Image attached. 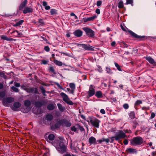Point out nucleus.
I'll list each match as a JSON object with an SVG mask.
<instances>
[{
	"instance_id": "obj_1",
	"label": "nucleus",
	"mask_w": 156,
	"mask_h": 156,
	"mask_svg": "<svg viewBox=\"0 0 156 156\" xmlns=\"http://www.w3.org/2000/svg\"><path fill=\"white\" fill-rule=\"evenodd\" d=\"M63 141V139L61 138L58 141L57 143L53 144V145L55 147L56 150L61 154L65 152L66 150V147Z\"/></svg>"
},
{
	"instance_id": "obj_2",
	"label": "nucleus",
	"mask_w": 156,
	"mask_h": 156,
	"mask_svg": "<svg viewBox=\"0 0 156 156\" xmlns=\"http://www.w3.org/2000/svg\"><path fill=\"white\" fill-rule=\"evenodd\" d=\"M143 138L140 136L133 137L131 140V144L133 146H137L140 145L143 143Z\"/></svg>"
},
{
	"instance_id": "obj_3",
	"label": "nucleus",
	"mask_w": 156,
	"mask_h": 156,
	"mask_svg": "<svg viewBox=\"0 0 156 156\" xmlns=\"http://www.w3.org/2000/svg\"><path fill=\"white\" fill-rule=\"evenodd\" d=\"M126 137L125 133L123 132L122 130H120L115 134V136L113 137L116 140H118L121 139L125 138Z\"/></svg>"
},
{
	"instance_id": "obj_4",
	"label": "nucleus",
	"mask_w": 156,
	"mask_h": 156,
	"mask_svg": "<svg viewBox=\"0 0 156 156\" xmlns=\"http://www.w3.org/2000/svg\"><path fill=\"white\" fill-rule=\"evenodd\" d=\"M60 95L62 98L63 101L66 103L70 105H73V102L71 101L68 95L63 92L60 93Z\"/></svg>"
},
{
	"instance_id": "obj_5",
	"label": "nucleus",
	"mask_w": 156,
	"mask_h": 156,
	"mask_svg": "<svg viewBox=\"0 0 156 156\" xmlns=\"http://www.w3.org/2000/svg\"><path fill=\"white\" fill-rule=\"evenodd\" d=\"M14 101V99L13 98L9 97L4 98L2 100V103L4 106L8 107L9 106V103L13 102Z\"/></svg>"
},
{
	"instance_id": "obj_6",
	"label": "nucleus",
	"mask_w": 156,
	"mask_h": 156,
	"mask_svg": "<svg viewBox=\"0 0 156 156\" xmlns=\"http://www.w3.org/2000/svg\"><path fill=\"white\" fill-rule=\"evenodd\" d=\"M87 93V97L88 98L94 95L95 93V87L93 85H90Z\"/></svg>"
},
{
	"instance_id": "obj_7",
	"label": "nucleus",
	"mask_w": 156,
	"mask_h": 156,
	"mask_svg": "<svg viewBox=\"0 0 156 156\" xmlns=\"http://www.w3.org/2000/svg\"><path fill=\"white\" fill-rule=\"evenodd\" d=\"M100 121L96 119H90L89 123L92 125L96 128H98L99 125Z\"/></svg>"
},
{
	"instance_id": "obj_8",
	"label": "nucleus",
	"mask_w": 156,
	"mask_h": 156,
	"mask_svg": "<svg viewBox=\"0 0 156 156\" xmlns=\"http://www.w3.org/2000/svg\"><path fill=\"white\" fill-rule=\"evenodd\" d=\"M83 29L86 33L87 35L89 37H93L94 35V33L92 30L87 27L83 28Z\"/></svg>"
},
{
	"instance_id": "obj_9",
	"label": "nucleus",
	"mask_w": 156,
	"mask_h": 156,
	"mask_svg": "<svg viewBox=\"0 0 156 156\" xmlns=\"http://www.w3.org/2000/svg\"><path fill=\"white\" fill-rule=\"evenodd\" d=\"M21 106V104L18 102L14 103L13 105H11L10 107L12 110L14 111H18L20 110Z\"/></svg>"
},
{
	"instance_id": "obj_10",
	"label": "nucleus",
	"mask_w": 156,
	"mask_h": 156,
	"mask_svg": "<svg viewBox=\"0 0 156 156\" xmlns=\"http://www.w3.org/2000/svg\"><path fill=\"white\" fill-rule=\"evenodd\" d=\"M77 46L78 47H81L83 48L85 50L93 51L94 49L89 45L83 44H77Z\"/></svg>"
},
{
	"instance_id": "obj_11",
	"label": "nucleus",
	"mask_w": 156,
	"mask_h": 156,
	"mask_svg": "<svg viewBox=\"0 0 156 156\" xmlns=\"http://www.w3.org/2000/svg\"><path fill=\"white\" fill-rule=\"evenodd\" d=\"M60 122L62 126H65L67 127H69L71 125V123L66 119H60Z\"/></svg>"
},
{
	"instance_id": "obj_12",
	"label": "nucleus",
	"mask_w": 156,
	"mask_h": 156,
	"mask_svg": "<svg viewBox=\"0 0 156 156\" xmlns=\"http://www.w3.org/2000/svg\"><path fill=\"white\" fill-rule=\"evenodd\" d=\"M151 64L153 65V66H156V62L154 59L150 56L146 57L144 58Z\"/></svg>"
},
{
	"instance_id": "obj_13",
	"label": "nucleus",
	"mask_w": 156,
	"mask_h": 156,
	"mask_svg": "<svg viewBox=\"0 0 156 156\" xmlns=\"http://www.w3.org/2000/svg\"><path fill=\"white\" fill-rule=\"evenodd\" d=\"M25 91L29 93H31L33 92L36 93V92H37V90L36 88L32 87H27Z\"/></svg>"
},
{
	"instance_id": "obj_14",
	"label": "nucleus",
	"mask_w": 156,
	"mask_h": 156,
	"mask_svg": "<svg viewBox=\"0 0 156 156\" xmlns=\"http://www.w3.org/2000/svg\"><path fill=\"white\" fill-rule=\"evenodd\" d=\"M126 151L130 154H134L136 153L137 151L136 149L132 148H129L126 149Z\"/></svg>"
},
{
	"instance_id": "obj_15",
	"label": "nucleus",
	"mask_w": 156,
	"mask_h": 156,
	"mask_svg": "<svg viewBox=\"0 0 156 156\" xmlns=\"http://www.w3.org/2000/svg\"><path fill=\"white\" fill-rule=\"evenodd\" d=\"M45 104L44 101H37L35 103V105L36 107L40 108L41 107Z\"/></svg>"
},
{
	"instance_id": "obj_16",
	"label": "nucleus",
	"mask_w": 156,
	"mask_h": 156,
	"mask_svg": "<svg viewBox=\"0 0 156 156\" xmlns=\"http://www.w3.org/2000/svg\"><path fill=\"white\" fill-rule=\"evenodd\" d=\"M82 31L80 30H76L73 32L74 34L77 37H80L82 35Z\"/></svg>"
},
{
	"instance_id": "obj_17",
	"label": "nucleus",
	"mask_w": 156,
	"mask_h": 156,
	"mask_svg": "<svg viewBox=\"0 0 156 156\" xmlns=\"http://www.w3.org/2000/svg\"><path fill=\"white\" fill-rule=\"evenodd\" d=\"M33 11V9L31 8L26 7L23 10V13L24 14L29 13Z\"/></svg>"
},
{
	"instance_id": "obj_18",
	"label": "nucleus",
	"mask_w": 156,
	"mask_h": 156,
	"mask_svg": "<svg viewBox=\"0 0 156 156\" xmlns=\"http://www.w3.org/2000/svg\"><path fill=\"white\" fill-rule=\"evenodd\" d=\"M88 141L90 145H91L92 144H96V139L94 137L91 136L89 138Z\"/></svg>"
},
{
	"instance_id": "obj_19",
	"label": "nucleus",
	"mask_w": 156,
	"mask_h": 156,
	"mask_svg": "<svg viewBox=\"0 0 156 156\" xmlns=\"http://www.w3.org/2000/svg\"><path fill=\"white\" fill-rule=\"evenodd\" d=\"M53 118V116L51 114H49L47 115L44 119V120H47L48 121H50Z\"/></svg>"
},
{
	"instance_id": "obj_20",
	"label": "nucleus",
	"mask_w": 156,
	"mask_h": 156,
	"mask_svg": "<svg viewBox=\"0 0 156 156\" xmlns=\"http://www.w3.org/2000/svg\"><path fill=\"white\" fill-rule=\"evenodd\" d=\"M1 38L3 40L8 41H12L13 39L11 38L8 37L7 36L4 35H2L0 36Z\"/></svg>"
},
{
	"instance_id": "obj_21",
	"label": "nucleus",
	"mask_w": 156,
	"mask_h": 156,
	"mask_svg": "<svg viewBox=\"0 0 156 156\" xmlns=\"http://www.w3.org/2000/svg\"><path fill=\"white\" fill-rule=\"evenodd\" d=\"M128 32L133 37L137 38H139L140 37L136 34L133 32L131 30H129Z\"/></svg>"
},
{
	"instance_id": "obj_22",
	"label": "nucleus",
	"mask_w": 156,
	"mask_h": 156,
	"mask_svg": "<svg viewBox=\"0 0 156 156\" xmlns=\"http://www.w3.org/2000/svg\"><path fill=\"white\" fill-rule=\"evenodd\" d=\"M56 105L55 104H49L47 106V108L48 109L50 110H53L55 108L56 106Z\"/></svg>"
},
{
	"instance_id": "obj_23",
	"label": "nucleus",
	"mask_w": 156,
	"mask_h": 156,
	"mask_svg": "<svg viewBox=\"0 0 156 156\" xmlns=\"http://www.w3.org/2000/svg\"><path fill=\"white\" fill-rule=\"evenodd\" d=\"M27 0H25L24 1L22 2L21 5H20L19 7V9L20 10L22 9L25 6V5L27 4Z\"/></svg>"
},
{
	"instance_id": "obj_24",
	"label": "nucleus",
	"mask_w": 156,
	"mask_h": 156,
	"mask_svg": "<svg viewBox=\"0 0 156 156\" xmlns=\"http://www.w3.org/2000/svg\"><path fill=\"white\" fill-rule=\"evenodd\" d=\"M95 94V96L98 98H101L103 97L102 93L101 91H97Z\"/></svg>"
},
{
	"instance_id": "obj_25",
	"label": "nucleus",
	"mask_w": 156,
	"mask_h": 156,
	"mask_svg": "<svg viewBox=\"0 0 156 156\" xmlns=\"http://www.w3.org/2000/svg\"><path fill=\"white\" fill-rule=\"evenodd\" d=\"M55 136L54 134H50L48 137V140L50 141H52L55 138Z\"/></svg>"
},
{
	"instance_id": "obj_26",
	"label": "nucleus",
	"mask_w": 156,
	"mask_h": 156,
	"mask_svg": "<svg viewBox=\"0 0 156 156\" xmlns=\"http://www.w3.org/2000/svg\"><path fill=\"white\" fill-rule=\"evenodd\" d=\"M122 0H120L119 1L118 4V8L120 9L123 8L124 7L123 2Z\"/></svg>"
},
{
	"instance_id": "obj_27",
	"label": "nucleus",
	"mask_w": 156,
	"mask_h": 156,
	"mask_svg": "<svg viewBox=\"0 0 156 156\" xmlns=\"http://www.w3.org/2000/svg\"><path fill=\"white\" fill-rule=\"evenodd\" d=\"M42 4L43 6L45 7V9L46 10H49L50 9V7L49 5H47V2L44 1H43L42 2Z\"/></svg>"
},
{
	"instance_id": "obj_28",
	"label": "nucleus",
	"mask_w": 156,
	"mask_h": 156,
	"mask_svg": "<svg viewBox=\"0 0 156 156\" xmlns=\"http://www.w3.org/2000/svg\"><path fill=\"white\" fill-rule=\"evenodd\" d=\"M105 71H106L107 73L110 75L112 74L113 73L112 70H111L110 68L108 67H106Z\"/></svg>"
},
{
	"instance_id": "obj_29",
	"label": "nucleus",
	"mask_w": 156,
	"mask_h": 156,
	"mask_svg": "<svg viewBox=\"0 0 156 156\" xmlns=\"http://www.w3.org/2000/svg\"><path fill=\"white\" fill-rule=\"evenodd\" d=\"M59 110L61 112H63L65 110V108L63 107L61 104L58 103L57 104Z\"/></svg>"
},
{
	"instance_id": "obj_30",
	"label": "nucleus",
	"mask_w": 156,
	"mask_h": 156,
	"mask_svg": "<svg viewBox=\"0 0 156 156\" xmlns=\"http://www.w3.org/2000/svg\"><path fill=\"white\" fill-rule=\"evenodd\" d=\"M60 88L66 92H69L70 93L73 94V90H71L70 88H67L66 89H65L63 88L62 87H60Z\"/></svg>"
},
{
	"instance_id": "obj_31",
	"label": "nucleus",
	"mask_w": 156,
	"mask_h": 156,
	"mask_svg": "<svg viewBox=\"0 0 156 156\" xmlns=\"http://www.w3.org/2000/svg\"><path fill=\"white\" fill-rule=\"evenodd\" d=\"M96 16H94L90 17L87 18L84 21L85 22H86L88 21H91L94 20L96 18Z\"/></svg>"
},
{
	"instance_id": "obj_32",
	"label": "nucleus",
	"mask_w": 156,
	"mask_h": 156,
	"mask_svg": "<svg viewBox=\"0 0 156 156\" xmlns=\"http://www.w3.org/2000/svg\"><path fill=\"white\" fill-rule=\"evenodd\" d=\"M69 87L71 89V90H73V93H74V91L75 89V84L74 83H70L69 84Z\"/></svg>"
},
{
	"instance_id": "obj_33",
	"label": "nucleus",
	"mask_w": 156,
	"mask_h": 156,
	"mask_svg": "<svg viewBox=\"0 0 156 156\" xmlns=\"http://www.w3.org/2000/svg\"><path fill=\"white\" fill-rule=\"evenodd\" d=\"M24 104L25 106L28 107L31 105V102L29 100H26L24 101Z\"/></svg>"
},
{
	"instance_id": "obj_34",
	"label": "nucleus",
	"mask_w": 156,
	"mask_h": 156,
	"mask_svg": "<svg viewBox=\"0 0 156 156\" xmlns=\"http://www.w3.org/2000/svg\"><path fill=\"white\" fill-rule=\"evenodd\" d=\"M24 22L23 20H20L19 21L17 22L13 26L14 27H17L20 26L21 25L23 22Z\"/></svg>"
},
{
	"instance_id": "obj_35",
	"label": "nucleus",
	"mask_w": 156,
	"mask_h": 156,
	"mask_svg": "<svg viewBox=\"0 0 156 156\" xmlns=\"http://www.w3.org/2000/svg\"><path fill=\"white\" fill-rule=\"evenodd\" d=\"M54 62L57 65L59 66H61L62 65V62L57 60H55L54 61Z\"/></svg>"
},
{
	"instance_id": "obj_36",
	"label": "nucleus",
	"mask_w": 156,
	"mask_h": 156,
	"mask_svg": "<svg viewBox=\"0 0 156 156\" xmlns=\"http://www.w3.org/2000/svg\"><path fill=\"white\" fill-rule=\"evenodd\" d=\"M50 13L51 15H54L57 14V10L54 9H51Z\"/></svg>"
},
{
	"instance_id": "obj_37",
	"label": "nucleus",
	"mask_w": 156,
	"mask_h": 156,
	"mask_svg": "<svg viewBox=\"0 0 156 156\" xmlns=\"http://www.w3.org/2000/svg\"><path fill=\"white\" fill-rule=\"evenodd\" d=\"M115 67L117 68V69L120 71H122V70L120 68V66L117 63H115Z\"/></svg>"
},
{
	"instance_id": "obj_38",
	"label": "nucleus",
	"mask_w": 156,
	"mask_h": 156,
	"mask_svg": "<svg viewBox=\"0 0 156 156\" xmlns=\"http://www.w3.org/2000/svg\"><path fill=\"white\" fill-rule=\"evenodd\" d=\"M62 124L60 122V120H58V122L56 123L55 125V127L56 128H58L60 127L61 126H62Z\"/></svg>"
},
{
	"instance_id": "obj_39",
	"label": "nucleus",
	"mask_w": 156,
	"mask_h": 156,
	"mask_svg": "<svg viewBox=\"0 0 156 156\" xmlns=\"http://www.w3.org/2000/svg\"><path fill=\"white\" fill-rule=\"evenodd\" d=\"M126 2L125 4L128 5V4H131L132 5H133V0H126Z\"/></svg>"
},
{
	"instance_id": "obj_40",
	"label": "nucleus",
	"mask_w": 156,
	"mask_h": 156,
	"mask_svg": "<svg viewBox=\"0 0 156 156\" xmlns=\"http://www.w3.org/2000/svg\"><path fill=\"white\" fill-rule=\"evenodd\" d=\"M129 116L131 119H133L135 117V113L133 112H131L129 114Z\"/></svg>"
},
{
	"instance_id": "obj_41",
	"label": "nucleus",
	"mask_w": 156,
	"mask_h": 156,
	"mask_svg": "<svg viewBox=\"0 0 156 156\" xmlns=\"http://www.w3.org/2000/svg\"><path fill=\"white\" fill-rule=\"evenodd\" d=\"M41 90L42 91V94L44 96H46V95L45 94V90L44 88L43 87H42L41 88Z\"/></svg>"
},
{
	"instance_id": "obj_42",
	"label": "nucleus",
	"mask_w": 156,
	"mask_h": 156,
	"mask_svg": "<svg viewBox=\"0 0 156 156\" xmlns=\"http://www.w3.org/2000/svg\"><path fill=\"white\" fill-rule=\"evenodd\" d=\"M97 70L100 73H102L103 70L101 66L99 65L97 66Z\"/></svg>"
},
{
	"instance_id": "obj_43",
	"label": "nucleus",
	"mask_w": 156,
	"mask_h": 156,
	"mask_svg": "<svg viewBox=\"0 0 156 156\" xmlns=\"http://www.w3.org/2000/svg\"><path fill=\"white\" fill-rule=\"evenodd\" d=\"M142 103V101L141 100H137L135 103V106H137L139 105L140 104H141Z\"/></svg>"
},
{
	"instance_id": "obj_44",
	"label": "nucleus",
	"mask_w": 156,
	"mask_h": 156,
	"mask_svg": "<svg viewBox=\"0 0 156 156\" xmlns=\"http://www.w3.org/2000/svg\"><path fill=\"white\" fill-rule=\"evenodd\" d=\"M49 70L52 73L54 74H56V73L55 72L54 69L53 68V67L52 66H50L49 69Z\"/></svg>"
},
{
	"instance_id": "obj_45",
	"label": "nucleus",
	"mask_w": 156,
	"mask_h": 156,
	"mask_svg": "<svg viewBox=\"0 0 156 156\" xmlns=\"http://www.w3.org/2000/svg\"><path fill=\"white\" fill-rule=\"evenodd\" d=\"M11 89L14 91L16 92H18L19 91L18 89L14 86H12L11 87Z\"/></svg>"
},
{
	"instance_id": "obj_46",
	"label": "nucleus",
	"mask_w": 156,
	"mask_h": 156,
	"mask_svg": "<svg viewBox=\"0 0 156 156\" xmlns=\"http://www.w3.org/2000/svg\"><path fill=\"white\" fill-rule=\"evenodd\" d=\"M41 64H44V65H46L47 64L48 62V60H42L41 61Z\"/></svg>"
},
{
	"instance_id": "obj_47",
	"label": "nucleus",
	"mask_w": 156,
	"mask_h": 156,
	"mask_svg": "<svg viewBox=\"0 0 156 156\" xmlns=\"http://www.w3.org/2000/svg\"><path fill=\"white\" fill-rule=\"evenodd\" d=\"M73 143H72V140H71V143L70 144V147L71 148V149H75V146H74L73 145Z\"/></svg>"
},
{
	"instance_id": "obj_48",
	"label": "nucleus",
	"mask_w": 156,
	"mask_h": 156,
	"mask_svg": "<svg viewBox=\"0 0 156 156\" xmlns=\"http://www.w3.org/2000/svg\"><path fill=\"white\" fill-rule=\"evenodd\" d=\"M102 3V1L99 0V1H98L97 2L96 5L98 6H99L101 5Z\"/></svg>"
},
{
	"instance_id": "obj_49",
	"label": "nucleus",
	"mask_w": 156,
	"mask_h": 156,
	"mask_svg": "<svg viewBox=\"0 0 156 156\" xmlns=\"http://www.w3.org/2000/svg\"><path fill=\"white\" fill-rule=\"evenodd\" d=\"M5 94L3 92H0V97L1 98H3L5 96Z\"/></svg>"
},
{
	"instance_id": "obj_50",
	"label": "nucleus",
	"mask_w": 156,
	"mask_h": 156,
	"mask_svg": "<svg viewBox=\"0 0 156 156\" xmlns=\"http://www.w3.org/2000/svg\"><path fill=\"white\" fill-rule=\"evenodd\" d=\"M103 142H105L107 143H108L109 142V140L108 138L105 139L104 138H102Z\"/></svg>"
},
{
	"instance_id": "obj_51",
	"label": "nucleus",
	"mask_w": 156,
	"mask_h": 156,
	"mask_svg": "<svg viewBox=\"0 0 156 156\" xmlns=\"http://www.w3.org/2000/svg\"><path fill=\"white\" fill-rule=\"evenodd\" d=\"M44 50L47 52H48L50 51V48L48 46H45L44 48Z\"/></svg>"
},
{
	"instance_id": "obj_52",
	"label": "nucleus",
	"mask_w": 156,
	"mask_h": 156,
	"mask_svg": "<svg viewBox=\"0 0 156 156\" xmlns=\"http://www.w3.org/2000/svg\"><path fill=\"white\" fill-rule=\"evenodd\" d=\"M155 116V114L154 112H152L151 113V117H150V119H152L154 118Z\"/></svg>"
},
{
	"instance_id": "obj_53",
	"label": "nucleus",
	"mask_w": 156,
	"mask_h": 156,
	"mask_svg": "<svg viewBox=\"0 0 156 156\" xmlns=\"http://www.w3.org/2000/svg\"><path fill=\"white\" fill-rule=\"evenodd\" d=\"M123 107L125 109H128L129 106L127 104H124Z\"/></svg>"
},
{
	"instance_id": "obj_54",
	"label": "nucleus",
	"mask_w": 156,
	"mask_h": 156,
	"mask_svg": "<svg viewBox=\"0 0 156 156\" xmlns=\"http://www.w3.org/2000/svg\"><path fill=\"white\" fill-rule=\"evenodd\" d=\"M21 110L22 112L24 113H27L29 111V109L27 108H26L24 109H22Z\"/></svg>"
},
{
	"instance_id": "obj_55",
	"label": "nucleus",
	"mask_w": 156,
	"mask_h": 156,
	"mask_svg": "<svg viewBox=\"0 0 156 156\" xmlns=\"http://www.w3.org/2000/svg\"><path fill=\"white\" fill-rule=\"evenodd\" d=\"M38 21L40 23H41L42 25H43L44 24V22L43 20L42 19H39L38 20Z\"/></svg>"
},
{
	"instance_id": "obj_56",
	"label": "nucleus",
	"mask_w": 156,
	"mask_h": 156,
	"mask_svg": "<svg viewBox=\"0 0 156 156\" xmlns=\"http://www.w3.org/2000/svg\"><path fill=\"white\" fill-rule=\"evenodd\" d=\"M14 86L16 87H19L20 86V84L19 83L15 82L14 83Z\"/></svg>"
},
{
	"instance_id": "obj_57",
	"label": "nucleus",
	"mask_w": 156,
	"mask_h": 156,
	"mask_svg": "<svg viewBox=\"0 0 156 156\" xmlns=\"http://www.w3.org/2000/svg\"><path fill=\"white\" fill-rule=\"evenodd\" d=\"M79 129L81 131H84V129L82 126H79Z\"/></svg>"
},
{
	"instance_id": "obj_58",
	"label": "nucleus",
	"mask_w": 156,
	"mask_h": 156,
	"mask_svg": "<svg viewBox=\"0 0 156 156\" xmlns=\"http://www.w3.org/2000/svg\"><path fill=\"white\" fill-rule=\"evenodd\" d=\"M71 129L72 131H73L75 132L77 130V129L75 126H73L71 128Z\"/></svg>"
},
{
	"instance_id": "obj_59",
	"label": "nucleus",
	"mask_w": 156,
	"mask_h": 156,
	"mask_svg": "<svg viewBox=\"0 0 156 156\" xmlns=\"http://www.w3.org/2000/svg\"><path fill=\"white\" fill-rule=\"evenodd\" d=\"M100 112L102 114H104L105 113V110L103 109H101Z\"/></svg>"
},
{
	"instance_id": "obj_60",
	"label": "nucleus",
	"mask_w": 156,
	"mask_h": 156,
	"mask_svg": "<svg viewBox=\"0 0 156 156\" xmlns=\"http://www.w3.org/2000/svg\"><path fill=\"white\" fill-rule=\"evenodd\" d=\"M95 12H96V13H97L98 14H100V9H97L96 10Z\"/></svg>"
},
{
	"instance_id": "obj_61",
	"label": "nucleus",
	"mask_w": 156,
	"mask_h": 156,
	"mask_svg": "<svg viewBox=\"0 0 156 156\" xmlns=\"http://www.w3.org/2000/svg\"><path fill=\"white\" fill-rule=\"evenodd\" d=\"M21 87L22 89L24 90H26V89L27 88V87L26 86H24V85L22 86Z\"/></svg>"
},
{
	"instance_id": "obj_62",
	"label": "nucleus",
	"mask_w": 156,
	"mask_h": 156,
	"mask_svg": "<svg viewBox=\"0 0 156 156\" xmlns=\"http://www.w3.org/2000/svg\"><path fill=\"white\" fill-rule=\"evenodd\" d=\"M128 140H126V139H125L124 141V144H125V145H127L128 144Z\"/></svg>"
},
{
	"instance_id": "obj_63",
	"label": "nucleus",
	"mask_w": 156,
	"mask_h": 156,
	"mask_svg": "<svg viewBox=\"0 0 156 156\" xmlns=\"http://www.w3.org/2000/svg\"><path fill=\"white\" fill-rule=\"evenodd\" d=\"M123 47L124 48H127L128 47V45L124 42H123Z\"/></svg>"
},
{
	"instance_id": "obj_64",
	"label": "nucleus",
	"mask_w": 156,
	"mask_h": 156,
	"mask_svg": "<svg viewBox=\"0 0 156 156\" xmlns=\"http://www.w3.org/2000/svg\"><path fill=\"white\" fill-rule=\"evenodd\" d=\"M116 44V43L115 41H113L111 43V45L112 46H115Z\"/></svg>"
}]
</instances>
